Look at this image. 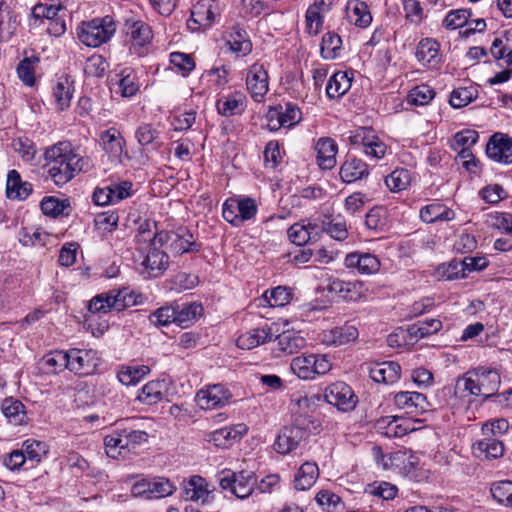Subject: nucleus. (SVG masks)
<instances>
[{"label":"nucleus","instance_id":"f257e3e1","mask_svg":"<svg viewBox=\"0 0 512 512\" xmlns=\"http://www.w3.org/2000/svg\"><path fill=\"white\" fill-rule=\"evenodd\" d=\"M48 175L55 185L62 187L88 166V159L80 156L68 141H60L45 150Z\"/></svg>","mask_w":512,"mask_h":512},{"label":"nucleus","instance_id":"f03ea898","mask_svg":"<svg viewBox=\"0 0 512 512\" xmlns=\"http://www.w3.org/2000/svg\"><path fill=\"white\" fill-rule=\"evenodd\" d=\"M320 431V422L311 415H298L291 426H285L278 434L274 449L279 454H288L295 450L301 442L311 434Z\"/></svg>","mask_w":512,"mask_h":512},{"label":"nucleus","instance_id":"7ed1b4c3","mask_svg":"<svg viewBox=\"0 0 512 512\" xmlns=\"http://www.w3.org/2000/svg\"><path fill=\"white\" fill-rule=\"evenodd\" d=\"M116 28L114 18L106 15L82 22L77 27V37L85 46L96 48L107 43L114 36Z\"/></svg>","mask_w":512,"mask_h":512},{"label":"nucleus","instance_id":"20e7f679","mask_svg":"<svg viewBox=\"0 0 512 512\" xmlns=\"http://www.w3.org/2000/svg\"><path fill=\"white\" fill-rule=\"evenodd\" d=\"M148 441V434L143 430L129 427L117 428L104 438L106 454L117 458L123 451H134Z\"/></svg>","mask_w":512,"mask_h":512},{"label":"nucleus","instance_id":"39448f33","mask_svg":"<svg viewBox=\"0 0 512 512\" xmlns=\"http://www.w3.org/2000/svg\"><path fill=\"white\" fill-rule=\"evenodd\" d=\"M123 32L130 54L144 57L149 53L153 31L148 23L133 16L128 17L124 21Z\"/></svg>","mask_w":512,"mask_h":512},{"label":"nucleus","instance_id":"423d86ee","mask_svg":"<svg viewBox=\"0 0 512 512\" xmlns=\"http://www.w3.org/2000/svg\"><path fill=\"white\" fill-rule=\"evenodd\" d=\"M217 480L221 489L231 492L239 499H246L253 493L257 478L253 471L235 472L224 469L217 474Z\"/></svg>","mask_w":512,"mask_h":512},{"label":"nucleus","instance_id":"0eeeda50","mask_svg":"<svg viewBox=\"0 0 512 512\" xmlns=\"http://www.w3.org/2000/svg\"><path fill=\"white\" fill-rule=\"evenodd\" d=\"M135 304L133 292L129 288L123 287L95 296L90 301L88 310L92 313H107L112 310L119 312Z\"/></svg>","mask_w":512,"mask_h":512},{"label":"nucleus","instance_id":"6e6552de","mask_svg":"<svg viewBox=\"0 0 512 512\" xmlns=\"http://www.w3.org/2000/svg\"><path fill=\"white\" fill-rule=\"evenodd\" d=\"M153 245H167V248L175 255L187 252H198L201 245L194 240L193 234L184 227L176 231H161L154 236Z\"/></svg>","mask_w":512,"mask_h":512},{"label":"nucleus","instance_id":"1a4fd4ad","mask_svg":"<svg viewBox=\"0 0 512 512\" xmlns=\"http://www.w3.org/2000/svg\"><path fill=\"white\" fill-rule=\"evenodd\" d=\"M176 489V485L168 478L142 477L132 485L131 493L134 497L152 500L168 497Z\"/></svg>","mask_w":512,"mask_h":512},{"label":"nucleus","instance_id":"9d476101","mask_svg":"<svg viewBox=\"0 0 512 512\" xmlns=\"http://www.w3.org/2000/svg\"><path fill=\"white\" fill-rule=\"evenodd\" d=\"M268 127L272 131H277L282 127L290 128L300 122L302 113L295 104L286 103L271 107L266 114Z\"/></svg>","mask_w":512,"mask_h":512},{"label":"nucleus","instance_id":"9b49d317","mask_svg":"<svg viewBox=\"0 0 512 512\" xmlns=\"http://www.w3.org/2000/svg\"><path fill=\"white\" fill-rule=\"evenodd\" d=\"M324 398L327 403L341 411H351L358 401L351 387L345 382L338 381L326 387Z\"/></svg>","mask_w":512,"mask_h":512},{"label":"nucleus","instance_id":"f8f14e48","mask_svg":"<svg viewBox=\"0 0 512 512\" xmlns=\"http://www.w3.org/2000/svg\"><path fill=\"white\" fill-rule=\"evenodd\" d=\"M232 398L230 390L222 384L209 385L196 394L197 405L204 410L222 408Z\"/></svg>","mask_w":512,"mask_h":512},{"label":"nucleus","instance_id":"ddd939ff","mask_svg":"<svg viewBox=\"0 0 512 512\" xmlns=\"http://www.w3.org/2000/svg\"><path fill=\"white\" fill-rule=\"evenodd\" d=\"M349 140L353 145H361L364 153L375 159L383 158L387 150L385 143L369 128H359L349 137Z\"/></svg>","mask_w":512,"mask_h":512},{"label":"nucleus","instance_id":"4468645a","mask_svg":"<svg viewBox=\"0 0 512 512\" xmlns=\"http://www.w3.org/2000/svg\"><path fill=\"white\" fill-rule=\"evenodd\" d=\"M68 356V369L78 375L94 373L99 364L97 352L92 349H70L68 350Z\"/></svg>","mask_w":512,"mask_h":512},{"label":"nucleus","instance_id":"2eb2a0df","mask_svg":"<svg viewBox=\"0 0 512 512\" xmlns=\"http://www.w3.org/2000/svg\"><path fill=\"white\" fill-rule=\"evenodd\" d=\"M99 141L109 160L115 165L121 164L126 142L120 131L115 127L102 131L99 135Z\"/></svg>","mask_w":512,"mask_h":512},{"label":"nucleus","instance_id":"dca6fc26","mask_svg":"<svg viewBox=\"0 0 512 512\" xmlns=\"http://www.w3.org/2000/svg\"><path fill=\"white\" fill-rule=\"evenodd\" d=\"M486 155L497 163L512 164V138L495 133L486 144Z\"/></svg>","mask_w":512,"mask_h":512},{"label":"nucleus","instance_id":"f3484780","mask_svg":"<svg viewBox=\"0 0 512 512\" xmlns=\"http://www.w3.org/2000/svg\"><path fill=\"white\" fill-rule=\"evenodd\" d=\"M217 15L218 8L214 1L198 2L191 10V17L187 21V26L193 31L206 29L214 23Z\"/></svg>","mask_w":512,"mask_h":512},{"label":"nucleus","instance_id":"a211bd4d","mask_svg":"<svg viewBox=\"0 0 512 512\" xmlns=\"http://www.w3.org/2000/svg\"><path fill=\"white\" fill-rule=\"evenodd\" d=\"M246 86L254 101L263 100L268 92V74L262 64L255 63L250 66L246 76Z\"/></svg>","mask_w":512,"mask_h":512},{"label":"nucleus","instance_id":"6ab92c4d","mask_svg":"<svg viewBox=\"0 0 512 512\" xmlns=\"http://www.w3.org/2000/svg\"><path fill=\"white\" fill-rule=\"evenodd\" d=\"M182 497L186 501H200L201 504H209L214 500L213 490L208 488L205 478L193 475L185 483Z\"/></svg>","mask_w":512,"mask_h":512},{"label":"nucleus","instance_id":"aec40b11","mask_svg":"<svg viewBox=\"0 0 512 512\" xmlns=\"http://www.w3.org/2000/svg\"><path fill=\"white\" fill-rule=\"evenodd\" d=\"M395 405L408 414H422L430 410L427 397L419 392L400 391L394 396Z\"/></svg>","mask_w":512,"mask_h":512},{"label":"nucleus","instance_id":"412c9836","mask_svg":"<svg viewBox=\"0 0 512 512\" xmlns=\"http://www.w3.org/2000/svg\"><path fill=\"white\" fill-rule=\"evenodd\" d=\"M279 326L275 323L265 325L261 328L252 329L237 339V345L241 349H253L259 345L265 344L274 338L278 333Z\"/></svg>","mask_w":512,"mask_h":512},{"label":"nucleus","instance_id":"4be33fe9","mask_svg":"<svg viewBox=\"0 0 512 512\" xmlns=\"http://www.w3.org/2000/svg\"><path fill=\"white\" fill-rule=\"evenodd\" d=\"M344 264L349 269H357L362 275L376 274L380 270V260L370 253L352 252L346 255Z\"/></svg>","mask_w":512,"mask_h":512},{"label":"nucleus","instance_id":"5701e85b","mask_svg":"<svg viewBox=\"0 0 512 512\" xmlns=\"http://www.w3.org/2000/svg\"><path fill=\"white\" fill-rule=\"evenodd\" d=\"M369 376L374 382L392 385L400 379L401 367L394 361L374 363L369 367Z\"/></svg>","mask_w":512,"mask_h":512},{"label":"nucleus","instance_id":"b1692460","mask_svg":"<svg viewBox=\"0 0 512 512\" xmlns=\"http://www.w3.org/2000/svg\"><path fill=\"white\" fill-rule=\"evenodd\" d=\"M246 96L240 91H234L222 96L216 101V108L220 115L231 117L241 115L246 109Z\"/></svg>","mask_w":512,"mask_h":512},{"label":"nucleus","instance_id":"393cba45","mask_svg":"<svg viewBox=\"0 0 512 512\" xmlns=\"http://www.w3.org/2000/svg\"><path fill=\"white\" fill-rule=\"evenodd\" d=\"M439 50L440 44L436 40L422 39L417 45L416 58L424 66L437 67L442 60Z\"/></svg>","mask_w":512,"mask_h":512},{"label":"nucleus","instance_id":"a878e982","mask_svg":"<svg viewBox=\"0 0 512 512\" xmlns=\"http://www.w3.org/2000/svg\"><path fill=\"white\" fill-rule=\"evenodd\" d=\"M340 178L345 183H353L369 175L368 165L355 156L348 155L340 167Z\"/></svg>","mask_w":512,"mask_h":512},{"label":"nucleus","instance_id":"bb28decb","mask_svg":"<svg viewBox=\"0 0 512 512\" xmlns=\"http://www.w3.org/2000/svg\"><path fill=\"white\" fill-rule=\"evenodd\" d=\"M472 450L479 459L494 460L503 456L505 447L502 441L487 436L474 443Z\"/></svg>","mask_w":512,"mask_h":512},{"label":"nucleus","instance_id":"cd10ccee","mask_svg":"<svg viewBox=\"0 0 512 512\" xmlns=\"http://www.w3.org/2000/svg\"><path fill=\"white\" fill-rule=\"evenodd\" d=\"M274 337L277 350L284 355L297 353L306 345L305 338L296 331L287 330L281 333L278 331Z\"/></svg>","mask_w":512,"mask_h":512},{"label":"nucleus","instance_id":"c85d7f7f","mask_svg":"<svg viewBox=\"0 0 512 512\" xmlns=\"http://www.w3.org/2000/svg\"><path fill=\"white\" fill-rule=\"evenodd\" d=\"M317 163L321 169H332L337 161V144L331 138H320L315 145Z\"/></svg>","mask_w":512,"mask_h":512},{"label":"nucleus","instance_id":"c756f323","mask_svg":"<svg viewBox=\"0 0 512 512\" xmlns=\"http://www.w3.org/2000/svg\"><path fill=\"white\" fill-rule=\"evenodd\" d=\"M33 191L32 184L24 182L20 174L12 169L7 174L6 195L12 200H25Z\"/></svg>","mask_w":512,"mask_h":512},{"label":"nucleus","instance_id":"7c9ffc66","mask_svg":"<svg viewBox=\"0 0 512 512\" xmlns=\"http://www.w3.org/2000/svg\"><path fill=\"white\" fill-rule=\"evenodd\" d=\"M227 45L237 56H246L252 51V42L247 31L238 24L231 28Z\"/></svg>","mask_w":512,"mask_h":512},{"label":"nucleus","instance_id":"2f4dec72","mask_svg":"<svg viewBox=\"0 0 512 512\" xmlns=\"http://www.w3.org/2000/svg\"><path fill=\"white\" fill-rule=\"evenodd\" d=\"M175 324L185 328L202 314L203 307L197 302H174Z\"/></svg>","mask_w":512,"mask_h":512},{"label":"nucleus","instance_id":"473e14b6","mask_svg":"<svg viewBox=\"0 0 512 512\" xmlns=\"http://www.w3.org/2000/svg\"><path fill=\"white\" fill-rule=\"evenodd\" d=\"M152 248L144 258L142 265L148 271V276H158L167 269L169 256L166 252L158 249L159 245H151Z\"/></svg>","mask_w":512,"mask_h":512},{"label":"nucleus","instance_id":"72a5a7b5","mask_svg":"<svg viewBox=\"0 0 512 512\" xmlns=\"http://www.w3.org/2000/svg\"><path fill=\"white\" fill-rule=\"evenodd\" d=\"M346 16L350 23L360 28L367 27L372 21L367 4L359 0H350L347 3Z\"/></svg>","mask_w":512,"mask_h":512},{"label":"nucleus","instance_id":"f704fd0d","mask_svg":"<svg viewBox=\"0 0 512 512\" xmlns=\"http://www.w3.org/2000/svg\"><path fill=\"white\" fill-rule=\"evenodd\" d=\"M352 76L347 71L335 72L329 79L326 94L330 99H339L351 88Z\"/></svg>","mask_w":512,"mask_h":512},{"label":"nucleus","instance_id":"c9c22d12","mask_svg":"<svg viewBox=\"0 0 512 512\" xmlns=\"http://www.w3.org/2000/svg\"><path fill=\"white\" fill-rule=\"evenodd\" d=\"M1 410L8 421L16 426L26 424L28 416L24 404L12 397L5 398L1 404Z\"/></svg>","mask_w":512,"mask_h":512},{"label":"nucleus","instance_id":"e433bc0d","mask_svg":"<svg viewBox=\"0 0 512 512\" xmlns=\"http://www.w3.org/2000/svg\"><path fill=\"white\" fill-rule=\"evenodd\" d=\"M490 53L495 60H504L507 66H512V35L505 31L496 37L492 41Z\"/></svg>","mask_w":512,"mask_h":512},{"label":"nucleus","instance_id":"4c0bfd02","mask_svg":"<svg viewBox=\"0 0 512 512\" xmlns=\"http://www.w3.org/2000/svg\"><path fill=\"white\" fill-rule=\"evenodd\" d=\"M17 26V16L4 0H0V42L8 41L14 35Z\"/></svg>","mask_w":512,"mask_h":512},{"label":"nucleus","instance_id":"58836bf2","mask_svg":"<svg viewBox=\"0 0 512 512\" xmlns=\"http://www.w3.org/2000/svg\"><path fill=\"white\" fill-rule=\"evenodd\" d=\"M319 477V468L315 462L303 463L294 478V487L299 491L310 489Z\"/></svg>","mask_w":512,"mask_h":512},{"label":"nucleus","instance_id":"ea45409f","mask_svg":"<svg viewBox=\"0 0 512 512\" xmlns=\"http://www.w3.org/2000/svg\"><path fill=\"white\" fill-rule=\"evenodd\" d=\"M479 378V387L484 398L493 396L500 385V375L496 370L480 368L474 373Z\"/></svg>","mask_w":512,"mask_h":512},{"label":"nucleus","instance_id":"a19ab883","mask_svg":"<svg viewBox=\"0 0 512 512\" xmlns=\"http://www.w3.org/2000/svg\"><path fill=\"white\" fill-rule=\"evenodd\" d=\"M454 216V211L441 203L428 204L422 207L420 210V218L426 223L450 221L454 218Z\"/></svg>","mask_w":512,"mask_h":512},{"label":"nucleus","instance_id":"79ce46f5","mask_svg":"<svg viewBox=\"0 0 512 512\" xmlns=\"http://www.w3.org/2000/svg\"><path fill=\"white\" fill-rule=\"evenodd\" d=\"M73 84L68 77H60L52 88V94L59 110L70 106L73 97Z\"/></svg>","mask_w":512,"mask_h":512},{"label":"nucleus","instance_id":"37998d69","mask_svg":"<svg viewBox=\"0 0 512 512\" xmlns=\"http://www.w3.org/2000/svg\"><path fill=\"white\" fill-rule=\"evenodd\" d=\"M117 77L119 78L117 80L119 91L123 97H132L138 92L139 84L134 69L125 67L117 74Z\"/></svg>","mask_w":512,"mask_h":512},{"label":"nucleus","instance_id":"c03bdc74","mask_svg":"<svg viewBox=\"0 0 512 512\" xmlns=\"http://www.w3.org/2000/svg\"><path fill=\"white\" fill-rule=\"evenodd\" d=\"M342 39L335 32H327L323 35L320 47L322 58L333 60L340 55Z\"/></svg>","mask_w":512,"mask_h":512},{"label":"nucleus","instance_id":"a18cd8bd","mask_svg":"<svg viewBox=\"0 0 512 512\" xmlns=\"http://www.w3.org/2000/svg\"><path fill=\"white\" fill-rule=\"evenodd\" d=\"M149 372L147 365L125 366L117 373V378L123 385H136Z\"/></svg>","mask_w":512,"mask_h":512},{"label":"nucleus","instance_id":"49530a36","mask_svg":"<svg viewBox=\"0 0 512 512\" xmlns=\"http://www.w3.org/2000/svg\"><path fill=\"white\" fill-rule=\"evenodd\" d=\"M412 177L409 170L397 168L385 178V184L392 192L405 190L411 183Z\"/></svg>","mask_w":512,"mask_h":512},{"label":"nucleus","instance_id":"de8ad7c7","mask_svg":"<svg viewBox=\"0 0 512 512\" xmlns=\"http://www.w3.org/2000/svg\"><path fill=\"white\" fill-rule=\"evenodd\" d=\"M312 355H301L292 359L290 368L300 379H314Z\"/></svg>","mask_w":512,"mask_h":512},{"label":"nucleus","instance_id":"09e8293b","mask_svg":"<svg viewBox=\"0 0 512 512\" xmlns=\"http://www.w3.org/2000/svg\"><path fill=\"white\" fill-rule=\"evenodd\" d=\"M435 90L426 84L412 88L407 96V102L415 106H425L435 97Z\"/></svg>","mask_w":512,"mask_h":512},{"label":"nucleus","instance_id":"8fccbe9b","mask_svg":"<svg viewBox=\"0 0 512 512\" xmlns=\"http://www.w3.org/2000/svg\"><path fill=\"white\" fill-rule=\"evenodd\" d=\"M478 90L474 86L459 87L451 92L449 103L453 108H462L475 100Z\"/></svg>","mask_w":512,"mask_h":512},{"label":"nucleus","instance_id":"3c124183","mask_svg":"<svg viewBox=\"0 0 512 512\" xmlns=\"http://www.w3.org/2000/svg\"><path fill=\"white\" fill-rule=\"evenodd\" d=\"M315 500L317 504L325 508L327 512H342L344 510V503L340 496L330 490H320L316 494Z\"/></svg>","mask_w":512,"mask_h":512},{"label":"nucleus","instance_id":"603ef678","mask_svg":"<svg viewBox=\"0 0 512 512\" xmlns=\"http://www.w3.org/2000/svg\"><path fill=\"white\" fill-rule=\"evenodd\" d=\"M44 367L47 368L48 372L57 373L64 369H68L69 356L68 351H54L44 356L43 360Z\"/></svg>","mask_w":512,"mask_h":512},{"label":"nucleus","instance_id":"864d4df0","mask_svg":"<svg viewBox=\"0 0 512 512\" xmlns=\"http://www.w3.org/2000/svg\"><path fill=\"white\" fill-rule=\"evenodd\" d=\"M162 395L161 383L158 381H150L142 387L137 399L143 404L153 405L162 399Z\"/></svg>","mask_w":512,"mask_h":512},{"label":"nucleus","instance_id":"5fc2aeb1","mask_svg":"<svg viewBox=\"0 0 512 512\" xmlns=\"http://www.w3.org/2000/svg\"><path fill=\"white\" fill-rule=\"evenodd\" d=\"M488 265L484 257H465L463 260H453L452 267H460L461 277L464 278L472 271H481Z\"/></svg>","mask_w":512,"mask_h":512},{"label":"nucleus","instance_id":"6e6d98bb","mask_svg":"<svg viewBox=\"0 0 512 512\" xmlns=\"http://www.w3.org/2000/svg\"><path fill=\"white\" fill-rule=\"evenodd\" d=\"M472 16L470 9H456L450 11L443 20V26L449 30H455L468 23Z\"/></svg>","mask_w":512,"mask_h":512},{"label":"nucleus","instance_id":"4d7b16f0","mask_svg":"<svg viewBox=\"0 0 512 512\" xmlns=\"http://www.w3.org/2000/svg\"><path fill=\"white\" fill-rule=\"evenodd\" d=\"M264 296L269 306L283 307L290 302L292 293L289 288L285 286H278L271 290H267Z\"/></svg>","mask_w":512,"mask_h":512},{"label":"nucleus","instance_id":"13d9d810","mask_svg":"<svg viewBox=\"0 0 512 512\" xmlns=\"http://www.w3.org/2000/svg\"><path fill=\"white\" fill-rule=\"evenodd\" d=\"M491 495L498 503H506L512 507V481L505 480L492 484L490 488Z\"/></svg>","mask_w":512,"mask_h":512},{"label":"nucleus","instance_id":"bf43d9fd","mask_svg":"<svg viewBox=\"0 0 512 512\" xmlns=\"http://www.w3.org/2000/svg\"><path fill=\"white\" fill-rule=\"evenodd\" d=\"M22 447L26 460L32 462H40L42 457L48 452L47 445L44 442L34 439L24 441Z\"/></svg>","mask_w":512,"mask_h":512},{"label":"nucleus","instance_id":"052dcab7","mask_svg":"<svg viewBox=\"0 0 512 512\" xmlns=\"http://www.w3.org/2000/svg\"><path fill=\"white\" fill-rule=\"evenodd\" d=\"M479 134L477 131L472 129H464L462 131L457 132L453 136V140L451 143V148L454 151L458 149H466L471 148L478 141Z\"/></svg>","mask_w":512,"mask_h":512},{"label":"nucleus","instance_id":"680f3d73","mask_svg":"<svg viewBox=\"0 0 512 512\" xmlns=\"http://www.w3.org/2000/svg\"><path fill=\"white\" fill-rule=\"evenodd\" d=\"M108 68L106 59L101 55L90 56L85 64L84 71L90 77H103Z\"/></svg>","mask_w":512,"mask_h":512},{"label":"nucleus","instance_id":"e2e57ef3","mask_svg":"<svg viewBox=\"0 0 512 512\" xmlns=\"http://www.w3.org/2000/svg\"><path fill=\"white\" fill-rule=\"evenodd\" d=\"M235 207L238 209V218L240 220V226L245 221L254 218L258 210L255 200L250 197L236 199Z\"/></svg>","mask_w":512,"mask_h":512},{"label":"nucleus","instance_id":"0e129e2a","mask_svg":"<svg viewBox=\"0 0 512 512\" xmlns=\"http://www.w3.org/2000/svg\"><path fill=\"white\" fill-rule=\"evenodd\" d=\"M323 231L333 239L343 241L348 237L346 223L340 218H333L323 222Z\"/></svg>","mask_w":512,"mask_h":512},{"label":"nucleus","instance_id":"69168bd1","mask_svg":"<svg viewBox=\"0 0 512 512\" xmlns=\"http://www.w3.org/2000/svg\"><path fill=\"white\" fill-rule=\"evenodd\" d=\"M377 427L387 437H402L407 434V428L402 427V425L398 424V420L396 418L389 419L383 418L377 422Z\"/></svg>","mask_w":512,"mask_h":512},{"label":"nucleus","instance_id":"338daca9","mask_svg":"<svg viewBox=\"0 0 512 512\" xmlns=\"http://www.w3.org/2000/svg\"><path fill=\"white\" fill-rule=\"evenodd\" d=\"M43 214L47 216L57 217L64 214V210L69 208L66 201H61L55 197H45L40 203Z\"/></svg>","mask_w":512,"mask_h":512},{"label":"nucleus","instance_id":"774afa93","mask_svg":"<svg viewBox=\"0 0 512 512\" xmlns=\"http://www.w3.org/2000/svg\"><path fill=\"white\" fill-rule=\"evenodd\" d=\"M119 216L116 211L108 210L95 216L94 222L98 229L112 232L117 228Z\"/></svg>","mask_w":512,"mask_h":512}]
</instances>
